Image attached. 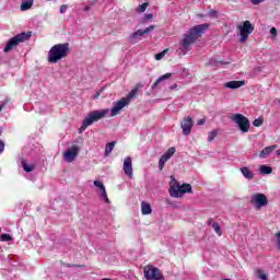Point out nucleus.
I'll use <instances>...</instances> for the list:
<instances>
[{
    "instance_id": "f257e3e1",
    "label": "nucleus",
    "mask_w": 280,
    "mask_h": 280,
    "mask_svg": "<svg viewBox=\"0 0 280 280\" xmlns=\"http://www.w3.org/2000/svg\"><path fill=\"white\" fill-rule=\"evenodd\" d=\"M206 30H209V24H199L191 27L180 40V47L176 50L177 55L186 56L187 51L191 49V45H194V43H196L198 38L205 34Z\"/></svg>"
},
{
    "instance_id": "f03ea898",
    "label": "nucleus",
    "mask_w": 280,
    "mask_h": 280,
    "mask_svg": "<svg viewBox=\"0 0 280 280\" xmlns=\"http://www.w3.org/2000/svg\"><path fill=\"white\" fill-rule=\"evenodd\" d=\"M69 54H71V47L69 43L57 44L54 45L48 51L47 59L50 65H56V62L62 60V58H67Z\"/></svg>"
},
{
    "instance_id": "7ed1b4c3",
    "label": "nucleus",
    "mask_w": 280,
    "mask_h": 280,
    "mask_svg": "<svg viewBox=\"0 0 280 280\" xmlns=\"http://www.w3.org/2000/svg\"><path fill=\"white\" fill-rule=\"evenodd\" d=\"M108 113H110V109H108V108L91 112L88 115V117L83 120L80 130L81 131L86 130L88 127L93 126V124H95V121H100V119H104V117H107Z\"/></svg>"
},
{
    "instance_id": "20e7f679",
    "label": "nucleus",
    "mask_w": 280,
    "mask_h": 280,
    "mask_svg": "<svg viewBox=\"0 0 280 280\" xmlns=\"http://www.w3.org/2000/svg\"><path fill=\"white\" fill-rule=\"evenodd\" d=\"M170 196L172 198H183L185 194H191V186L189 184H180L176 179L171 180L170 183Z\"/></svg>"
},
{
    "instance_id": "39448f33",
    "label": "nucleus",
    "mask_w": 280,
    "mask_h": 280,
    "mask_svg": "<svg viewBox=\"0 0 280 280\" xmlns=\"http://www.w3.org/2000/svg\"><path fill=\"white\" fill-rule=\"evenodd\" d=\"M32 37V32L27 33H20L13 36L11 39L8 40L7 45L3 48L4 54H8L14 49V47H19L21 43H25V40H30Z\"/></svg>"
},
{
    "instance_id": "423d86ee",
    "label": "nucleus",
    "mask_w": 280,
    "mask_h": 280,
    "mask_svg": "<svg viewBox=\"0 0 280 280\" xmlns=\"http://www.w3.org/2000/svg\"><path fill=\"white\" fill-rule=\"evenodd\" d=\"M230 119L238 126L241 132L246 133L250 130V120H248L246 116L242 114H233Z\"/></svg>"
},
{
    "instance_id": "0eeeda50",
    "label": "nucleus",
    "mask_w": 280,
    "mask_h": 280,
    "mask_svg": "<svg viewBox=\"0 0 280 280\" xmlns=\"http://www.w3.org/2000/svg\"><path fill=\"white\" fill-rule=\"evenodd\" d=\"M143 272L144 279L147 280H165V277L163 276V272H161V269L152 265L144 266Z\"/></svg>"
},
{
    "instance_id": "6e6552de",
    "label": "nucleus",
    "mask_w": 280,
    "mask_h": 280,
    "mask_svg": "<svg viewBox=\"0 0 280 280\" xmlns=\"http://www.w3.org/2000/svg\"><path fill=\"white\" fill-rule=\"evenodd\" d=\"M237 30L241 35L240 42L246 43L248 36H250V34H253V32L255 31V26L250 24V21H245L243 22V25L237 26Z\"/></svg>"
},
{
    "instance_id": "1a4fd4ad",
    "label": "nucleus",
    "mask_w": 280,
    "mask_h": 280,
    "mask_svg": "<svg viewBox=\"0 0 280 280\" xmlns=\"http://www.w3.org/2000/svg\"><path fill=\"white\" fill-rule=\"evenodd\" d=\"M128 100L126 98H120L119 101L114 103L113 108L110 109V114L109 117H117V115H119V113L126 108V106H128Z\"/></svg>"
},
{
    "instance_id": "9d476101",
    "label": "nucleus",
    "mask_w": 280,
    "mask_h": 280,
    "mask_svg": "<svg viewBox=\"0 0 280 280\" xmlns=\"http://www.w3.org/2000/svg\"><path fill=\"white\" fill-rule=\"evenodd\" d=\"M180 128L183 130V135H185V137H189V135H191V129L194 128V118H191V116L183 118L180 121Z\"/></svg>"
},
{
    "instance_id": "9b49d317",
    "label": "nucleus",
    "mask_w": 280,
    "mask_h": 280,
    "mask_svg": "<svg viewBox=\"0 0 280 280\" xmlns=\"http://www.w3.org/2000/svg\"><path fill=\"white\" fill-rule=\"evenodd\" d=\"M252 205H254L256 209H261V207L268 206V197H266L264 194H255L252 197Z\"/></svg>"
},
{
    "instance_id": "f8f14e48",
    "label": "nucleus",
    "mask_w": 280,
    "mask_h": 280,
    "mask_svg": "<svg viewBox=\"0 0 280 280\" xmlns=\"http://www.w3.org/2000/svg\"><path fill=\"white\" fill-rule=\"evenodd\" d=\"M122 170L125 176H128L130 179L135 178L133 170H132V158L127 156L124 160Z\"/></svg>"
},
{
    "instance_id": "ddd939ff",
    "label": "nucleus",
    "mask_w": 280,
    "mask_h": 280,
    "mask_svg": "<svg viewBox=\"0 0 280 280\" xmlns=\"http://www.w3.org/2000/svg\"><path fill=\"white\" fill-rule=\"evenodd\" d=\"M79 152H80V148L78 145H73L70 150L63 153L65 161H67L68 163H73Z\"/></svg>"
},
{
    "instance_id": "4468645a",
    "label": "nucleus",
    "mask_w": 280,
    "mask_h": 280,
    "mask_svg": "<svg viewBox=\"0 0 280 280\" xmlns=\"http://www.w3.org/2000/svg\"><path fill=\"white\" fill-rule=\"evenodd\" d=\"M139 89H143L141 83H138L125 97L127 100V104H130V100H135L137 97V93H139Z\"/></svg>"
},
{
    "instance_id": "2eb2a0df",
    "label": "nucleus",
    "mask_w": 280,
    "mask_h": 280,
    "mask_svg": "<svg viewBox=\"0 0 280 280\" xmlns=\"http://www.w3.org/2000/svg\"><path fill=\"white\" fill-rule=\"evenodd\" d=\"M275 150H277V144L266 147L260 151L259 159H267V156H270Z\"/></svg>"
},
{
    "instance_id": "dca6fc26",
    "label": "nucleus",
    "mask_w": 280,
    "mask_h": 280,
    "mask_svg": "<svg viewBox=\"0 0 280 280\" xmlns=\"http://www.w3.org/2000/svg\"><path fill=\"white\" fill-rule=\"evenodd\" d=\"M246 84L245 81H229L224 84L225 89H242Z\"/></svg>"
},
{
    "instance_id": "f3484780",
    "label": "nucleus",
    "mask_w": 280,
    "mask_h": 280,
    "mask_svg": "<svg viewBox=\"0 0 280 280\" xmlns=\"http://www.w3.org/2000/svg\"><path fill=\"white\" fill-rule=\"evenodd\" d=\"M154 30V25H150L144 30H138L132 35L131 38H138V36H143L144 34H150Z\"/></svg>"
},
{
    "instance_id": "a211bd4d",
    "label": "nucleus",
    "mask_w": 280,
    "mask_h": 280,
    "mask_svg": "<svg viewBox=\"0 0 280 280\" xmlns=\"http://www.w3.org/2000/svg\"><path fill=\"white\" fill-rule=\"evenodd\" d=\"M141 213L142 215H150V213H152V206L150 205V202H141Z\"/></svg>"
},
{
    "instance_id": "6ab92c4d",
    "label": "nucleus",
    "mask_w": 280,
    "mask_h": 280,
    "mask_svg": "<svg viewBox=\"0 0 280 280\" xmlns=\"http://www.w3.org/2000/svg\"><path fill=\"white\" fill-rule=\"evenodd\" d=\"M174 154H176V148L171 147L160 159L167 162Z\"/></svg>"
},
{
    "instance_id": "aec40b11",
    "label": "nucleus",
    "mask_w": 280,
    "mask_h": 280,
    "mask_svg": "<svg viewBox=\"0 0 280 280\" xmlns=\"http://www.w3.org/2000/svg\"><path fill=\"white\" fill-rule=\"evenodd\" d=\"M172 78V73H165L164 75H161L152 85L153 91H156V86L161 84L164 80H170Z\"/></svg>"
},
{
    "instance_id": "412c9836",
    "label": "nucleus",
    "mask_w": 280,
    "mask_h": 280,
    "mask_svg": "<svg viewBox=\"0 0 280 280\" xmlns=\"http://www.w3.org/2000/svg\"><path fill=\"white\" fill-rule=\"evenodd\" d=\"M241 172L244 178H247L248 180H252V178H255V174L246 166L241 167Z\"/></svg>"
},
{
    "instance_id": "4be33fe9",
    "label": "nucleus",
    "mask_w": 280,
    "mask_h": 280,
    "mask_svg": "<svg viewBox=\"0 0 280 280\" xmlns=\"http://www.w3.org/2000/svg\"><path fill=\"white\" fill-rule=\"evenodd\" d=\"M34 5V0H23L21 4V11L25 12L26 10H30Z\"/></svg>"
},
{
    "instance_id": "5701e85b",
    "label": "nucleus",
    "mask_w": 280,
    "mask_h": 280,
    "mask_svg": "<svg viewBox=\"0 0 280 280\" xmlns=\"http://www.w3.org/2000/svg\"><path fill=\"white\" fill-rule=\"evenodd\" d=\"M21 165H22L24 172H27V173L34 172V165L27 164V162L23 158L21 159Z\"/></svg>"
},
{
    "instance_id": "b1692460",
    "label": "nucleus",
    "mask_w": 280,
    "mask_h": 280,
    "mask_svg": "<svg viewBox=\"0 0 280 280\" xmlns=\"http://www.w3.org/2000/svg\"><path fill=\"white\" fill-rule=\"evenodd\" d=\"M117 144L116 141L109 142L106 144L105 147V156H108V154H110V152H113V150H115V145Z\"/></svg>"
},
{
    "instance_id": "393cba45",
    "label": "nucleus",
    "mask_w": 280,
    "mask_h": 280,
    "mask_svg": "<svg viewBox=\"0 0 280 280\" xmlns=\"http://www.w3.org/2000/svg\"><path fill=\"white\" fill-rule=\"evenodd\" d=\"M259 172H260V174H265V175L272 174V167L266 166V165H261L259 167Z\"/></svg>"
},
{
    "instance_id": "a878e982",
    "label": "nucleus",
    "mask_w": 280,
    "mask_h": 280,
    "mask_svg": "<svg viewBox=\"0 0 280 280\" xmlns=\"http://www.w3.org/2000/svg\"><path fill=\"white\" fill-rule=\"evenodd\" d=\"M148 5H150V3H148V2H144V3L140 4L137 8V12H139L140 14L143 13L145 10H148Z\"/></svg>"
},
{
    "instance_id": "bb28decb",
    "label": "nucleus",
    "mask_w": 280,
    "mask_h": 280,
    "mask_svg": "<svg viewBox=\"0 0 280 280\" xmlns=\"http://www.w3.org/2000/svg\"><path fill=\"white\" fill-rule=\"evenodd\" d=\"M167 51H170V49H164L163 51L159 52L155 55V60H163V58H165V55L167 54Z\"/></svg>"
},
{
    "instance_id": "cd10ccee",
    "label": "nucleus",
    "mask_w": 280,
    "mask_h": 280,
    "mask_svg": "<svg viewBox=\"0 0 280 280\" xmlns=\"http://www.w3.org/2000/svg\"><path fill=\"white\" fill-rule=\"evenodd\" d=\"M94 186L98 187V189H101V192L106 191V186H104V184H102V182H100L98 179L94 180Z\"/></svg>"
},
{
    "instance_id": "c85d7f7f",
    "label": "nucleus",
    "mask_w": 280,
    "mask_h": 280,
    "mask_svg": "<svg viewBox=\"0 0 280 280\" xmlns=\"http://www.w3.org/2000/svg\"><path fill=\"white\" fill-rule=\"evenodd\" d=\"M94 186L98 187V189H101V192L106 191V186H104V184H102V182H100L98 179L94 180Z\"/></svg>"
},
{
    "instance_id": "c756f323",
    "label": "nucleus",
    "mask_w": 280,
    "mask_h": 280,
    "mask_svg": "<svg viewBox=\"0 0 280 280\" xmlns=\"http://www.w3.org/2000/svg\"><path fill=\"white\" fill-rule=\"evenodd\" d=\"M94 186L98 187V189H101V192L106 191V186H104V184H102V182H100L98 179L94 180Z\"/></svg>"
},
{
    "instance_id": "7c9ffc66",
    "label": "nucleus",
    "mask_w": 280,
    "mask_h": 280,
    "mask_svg": "<svg viewBox=\"0 0 280 280\" xmlns=\"http://www.w3.org/2000/svg\"><path fill=\"white\" fill-rule=\"evenodd\" d=\"M94 186L98 187V189H101V192L106 191V186H104V184H102V182H100L98 179L94 180Z\"/></svg>"
},
{
    "instance_id": "2f4dec72",
    "label": "nucleus",
    "mask_w": 280,
    "mask_h": 280,
    "mask_svg": "<svg viewBox=\"0 0 280 280\" xmlns=\"http://www.w3.org/2000/svg\"><path fill=\"white\" fill-rule=\"evenodd\" d=\"M101 198L106 205H110V199H108V194L106 192V190H103V192H101Z\"/></svg>"
},
{
    "instance_id": "473e14b6",
    "label": "nucleus",
    "mask_w": 280,
    "mask_h": 280,
    "mask_svg": "<svg viewBox=\"0 0 280 280\" xmlns=\"http://www.w3.org/2000/svg\"><path fill=\"white\" fill-rule=\"evenodd\" d=\"M212 229L217 233V235H222V228H220V224L218 223H212Z\"/></svg>"
},
{
    "instance_id": "72a5a7b5",
    "label": "nucleus",
    "mask_w": 280,
    "mask_h": 280,
    "mask_svg": "<svg viewBox=\"0 0 280 280\" xmlns=\"http://www.w3.org/2000/svg\"><path fill=\"white\" fill-rule=\"evenodd\" d=\"M257 277L258 279H261V280H268V276L266 275V272L261 269H258L257 270Z\"/></svg>"
},
{
    "instance_id": "f704fd0d",
    "label": "nucleus",
    "mask_w": 280,
    "mask_h": 280,
    "mask_svg": "<svg viewBox=\"0 0 280 280\" xmlns=\"http://www.w3.org/2000/svg\"><path fill=\"white\" fill-rule=\"evenodd\" d=\"M215 137H218V131L212 130L208 133V141L209 143H211V141H213V139H215Z\"/></svg>"
},
{
    "instance_id": "c9c22d12",
    "label": "nucleus",
    "mask_w": 280,
    "mask_h": 280,
    "mask_svg": "<svg viewBox=\"0 0 280 280\" xmlns=\"http://www.w3.org/2000/svg\"><path fill=\"white\" fill-rule=\"evenodd\" d=\"M0 240H1V242H12V235H10V234H1L0 235Z\"/></svg>"
},
{
    "instance_id": "e433bc0d",
    "label": "nucleus",
    "mask_w": 280,
    "mask_h": 280,
    "mask_svg": "<svg viewBox=\"0 0 280 280\" xmlns=\"http://www.w3.org/2000/svg\"><path fill=\"white\" fill-rule=\"evenodd\" d=\"M253 126L256 128H260V126H264V119L262 118H257L253 121Z\"/></svg>"
},
{
    "instance_id": "4c0bfd02",
    "label": "nucleus",
    "mask_w": 280,
    "mask_h": 280,
    "mask_svg": "<svg viewBox=\"0 0 280 280\" xmlns=\"http://www.w3.org/2000/svg\"><path fill=\"white\" fill-rule=\"evenodd\" d=\"M61 264L66 267V268H71V267H74V268H84V265H71V264H66L63 261H61Z\"/></svg>"
},
{
    "instance_id": "58836bf2",
    "label": "nucleus",
    "mask_w": 280,
    "mask_h": 280,
    "mask_svg": "<svg viewBox=\"0 0 280 280\" xmlns=\"http://www.w3.org/2000/svg\"><path fill=\"white\" fill-rule=\"evenodd\" d=\"M269 33L271 34V38H277V27H271Z\"/></svg>"
},
{
    "instance_id": "ea45409f",
    "label": "nucleus",
    "mask_w": 280,
    "mask_h": 280,
    "mask_svg": "<svg viewBox=\"0 0 280 280\" xmlns=\"http://www.w3.org/2000/svg\"><path fill=\"white\" fill-rule=\"evenodd\" d=\"M165 163H167L165 160L161 159L160 158V161H159V168L160 170H163V167H165Z\"/></svg>"
},
{
    "instance_id": "a19ab883",
    "label": "nucleus",
    "mask_w": 280,
    "mask_h": 280,
    "mask_svg": "<svg viewBox=\"0 0 280 280\" xmlns=\"http://www.w3.org/2000/svg\"><path fill=\"white\" fill-rule=\"evenodd\" d=\"M3 150H5V143L0 139V154H3Z\"/></svg>"
},
{
    "instance_id": "79ce46f5",
    "label": "nucleus",
    "mask_w": 280,
    "mask_h": 280,
    "mask_svg": "<svg viewBox=\"0 0 280 280\" xmlns=\"http://www.w3.org/2000/svg\"><path fill=\"white\" fill-rule=\"evenodd\" d=\"M67 8H69L67 4H62V5L60 7V13H61V14H66V13H67Z\"/></svg>"
},
{
    "instance_id": "37998d69",
    "label": "nucleus",
    "mask_w": 280,
    "mask_h": 280,
    "mask_svg": "<svg viewBox=\"0 0 280 280\" xmlns=\"http://www.w3.org/2000/svg\"><path fill=\"white\" fill-rule=\"evenodd\" d=\"M276 237H277V246H278V248L280 250V232L276 233Z\"/></svg>"
},
{
    "instance_id": "c03bdc74",
    "label": "nucleus",
    "mask_w": 280,
    "mask_h": 280,
    "mask_svg": "<svg viewBox=\"0 0 280 280\" xmlns=\"http://www.w3.org/2000/svg\"><path fill=\"white\" fill-rule=\"evenodd\" d=\"M206 121H207V119L201 118V119H199V120L197 121V126H205Z\"/></svg>"
},
{
    "instance_id": "a18cd8bd",
    "label": "nucleus",
    "mask_w": 280,
    "mask_h": 280,
    "mask_svg": "<svg viewBox=\"0 0 280 280\" xmlns=\"http://www.w3.org/2000/svg\"><path fill=\"white\" fill-rule=\"evenodd\" d=\"M152 19H154V15H152L151 13L144 16V21H152Z\"/></svg>"
},
{
    "instance_id": "49530a36",
    "label": "nucleus",
    "mask_w": 280,
    "mask_h": 280,
    "mask_svg": "<svg viewBox=\"0 0 280 280\" xmlns=\"http://www.w3.org/2000/svg\"><path fill=\"white\" fill-rule=\"evenodd\" d=\"M253 5H259V3H264V0H252Z\"/></svg>"
},
{
    "instance_id": "de8ad7c7",
    "label": "nucleus",
    "mask_w": 280,
    "mask_h": 280,
    "mask_svg": "<svg viewBox=\"0 0 280 280\" xmlns=\"http://www.w3.org/2000/svg\"><path fill=\"white\" fill-rule=\"evenodd\" d=\"M217 222L213 221V218L208 219V226H213Z\"/></svg>"
},
{
    "instance_id": "09e8293b",
    "label": "nucleus",
    "mask_w": 280,
    "mask_h": 280,
    "mask_svg": "<svg viewBox=\"0 0 280 280\" xmlns=\"http://www.w3.org/2000/svg\"><path fill=\"white\" fill-rule=\"evenodd\" d=\"M84 12H91V7H85Z\"/></svg>"
},
{
    "instance_id": "8fccbe9b",
    "label": "nucleus",
    "mask_w": 280,
    "mask_h": 280,
    "mask_svg": "<svg viewBox=\"0 0 280 280\" xmlns=\"http://www.w3.org/2000/svg\"><path fill=\"white\" fill-rule=\"evenodd\" d=\"M177 88V85L176 84H174L173 86H171L170 89H171V91H174V89H176Z\"/></svg>"
},
{
    "instance_id": "3c124183",
    "label": "nucleus",
    "mask_w": 280,
    "mask_h": 280,
    "mask_svg": "<svg viewBox=\"0 0 280 280\" xmlns=\"http://www.w3.org/2000/svg\"><path fill=\"white\" fill-rule=\"evenodd\" d=\"M276 154H277L278 156H280V149H278V150L276 151Z\"/></svg>"
},
{
    "instance_id": "603ef678",
    "label": "nucleus",
    "mask_w": 280,
    "mask_h": 280,
    "mask_svg": "<svg viewBox=\"0 0 280 280\" xmlns=\"http://www.w3.org/2000/svg\"><path fill=\"white\" fill-rule=\"evenodd\" d=\"M3 107L0 106V112L2 110Z\"/></svg>"
},
{
    "instance_id": "864d4df0",
    "label": "nucleus",
    "mask_w": 280,
    "mask_h": 280,
    "mask_svg": "<svg viewBox=\"0 0 280 280\" xmlns=\"http://www.w3.org/2000/svg\"><path fill=\"white\" fill-rule=\"evenodd\" d=\"M0 137H1V131H0Z\"/></svg>"
},
{
    "instance_id": "5fc2aeb1",
    "label": "nucleus",
    "mask_w": 280,
    "mask_h": 280,
    "mask_svg": "<svg viewBox=\"0 0 280 280\" xmlns=\"http://www.w3.org/2000/svg\"><path fill=\"white\" fill-rule=\"evenodd\" d=\"M47 1H51V0H47Z\"/></svg>"
}]
</instances>
